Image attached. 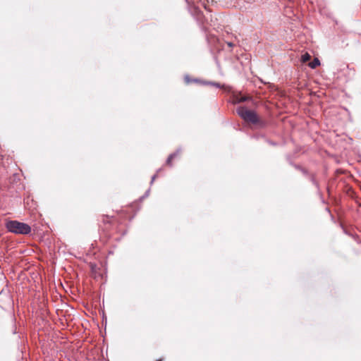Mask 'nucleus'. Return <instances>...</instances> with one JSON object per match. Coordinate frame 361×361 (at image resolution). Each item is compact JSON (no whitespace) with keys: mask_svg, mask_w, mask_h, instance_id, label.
I'll use <instances>...</instances> for the list:
<instances>
[{"mask_svg":"<svg viewBox=\"0 0 361 361\" xmlns=\"http://www.w3.org/2000/svg\"><path fill=\"white\" fill-rule=\"evenodd\" d=\"M5 226L9 232L15 234L27 235L31 232V227L28 224L16 220L8 221Z\"/></svg>","mask_w":361,"mask_h":361,"instance_id":"1","label":"nucleus"},{"mask_svg":"<svg viewBox=\"0 0 361 361\" xmlns=\"http://www.w3.org/2000/svg\"><path fill=\"white\" fill-rule=\"evenodd\" d=\"M238 114L247 123L256 124L259 122V118L257 114L246 107L240 106L237 109Z\"/></svg>","mask_w":361,"mask_h":361,"instance_id":"2","label":"nucleus"},{"mask_svg":"<svg viewBox=\"0 0 361 361\" xmlns=\"http://www.w3.org/2000/svg\"><path fill=\"white\" fill-rule=\"evenodd\" d=\"M180 157V151L176 150L173 154H170L166 160V165L169 166H172V161L176 158H179Z\"/></svg>","mask_w":361,"mask_h":361,"instance_id":"3","label":"nucleus"},{"mask_svg":"<svg viewBox=\"0 0 361 361\" xmlns=\"http://www.w3.org/2000/svg\"><path fill=\"white\" fill-rule=\"evenodd\" d=\"M249 99V97L247 96H243L240 94H238L235 97V102L240 103V102H244Z\"/></svg>","mask_w":361,"mask_h":361,"instance_id":"4","label":"nucleus"},{"mask_svg":"<svg viewBox=\"0 0 361 361\" xmlns=\"http://www.w3.org/2000/svg\"><path fill=\"white\" fill-rule=\"evenodd\" d=\"M320 65V61L319 60L317 59V58H315L313 59L312 61H311L310 63H309V66L311 68H316L317 66H319Z\"/></svg>","mask_w":361,"mask_h":361,"instance_id":"5","label":"nucleus"},{"mask_svg":"<svg viewBox=\"0 0 361 361\" xmlns=\"http://www.w3.org/2000/svg\"><path fill=\"white\" fill-rule=\"evenodd\" d=\"M311 59V56L308 53H305L302 56L301 60L302 63H306L310 61Z\"/></svg>","mask_w":361,"mask_h":361,"instance_id":"6","label":"nucleus"},{"mask_svg":"<svg viewBox=\"0 0 361 361\" xmlns=\"http://www.w3.org/2000/svg\"><path fill=\"white\" fill-rule=\"evenodd\" d=\"M112 217H109L108 216H102V221L104 224L111 223Z\"/></svg>","mask_w":361,"mask_h":361,"instance_id":"7","label":"nucleus"},{"mask_svg":"<svg viewBox=\"0 0 361 361\" xmlns=\"http://www.w3.org/2000/svg\"><path fill=\"white\" fill-rule=\"evenodd\" d=\"M227 45L229 47H233L234 46V44L232 43V42H227Z\"/></svg>","mask_w":361,"mask_h":361,"instance_id":"8","label":"nucleus"},{"mask_svg":"<svg viewBox=\"0 0 361 361\" xmlns=\"http://www.w3.org/2000/svg\"><path fill=\"white\" fill-rule=\"evenodd\" d=\"M157 361H162V360L161 359H159Z\"/></svg>","mask_w":361,"mask_h":361,"instance_id":"9","label":"nucleus"}]
</instances>
